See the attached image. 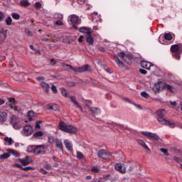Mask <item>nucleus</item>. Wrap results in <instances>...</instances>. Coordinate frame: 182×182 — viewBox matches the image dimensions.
<instances>
[{
  "mask_svg": "<svg viewBox=\"0 0 182 182\" xmlns=\"http://www.w3.org/2000/svg\"><path fill=\"white\" fill-rule=\"evenodd\" d=\"M141 96L145 99H149V97H150V95H149V93H147L146 91L141 92Z\"/></svg>",
  "mask_w": 182,
  "mask_h": 182,
  "instance_id": "nucleus-35",
  "label": "nucleus"
},
{
  "mask_svg": "<svg viewBox=\"0 0 182 182\" xmlns=\"http://www.w3.org/2000/svg\"><path fill=\"white\" fill-rule=\"evenodd\" d=\"M41 123H42L41 121L37 122L36 124V129H41Z\"/></svg>",
  "mask_w": 182,
  "mask_h": 182,
  "instance_id": "nucleus-55",
  "label": "nucleus"
},
{
  "mask_svg": "<svg viewBox=\"0 0 182 182\" xmlns=\"http://www.w3.org/2000/svg\"><path fill=\"white\" fill-rule=\"evenodd\" d=\"M21 170H23L24 171H29L30 170H33V167L32 166H26L21 168Z\"/></svg>",
  "mask_w": 182,
  "mask_h": 182,
  "instance_id": "nucleus-42",
  "label": "nucleus"
},
{
  "mask_svg": "<svg viewBox=\"0 0 182 182\" xmlns=\"http://www.w3.org/2000/svg\"><path fill=\"white\" fill-rule=\"evenodd\" d=\"M8 152L10 153V154L14 156L15 157H19V153L14 149H8Z\"/></svg>",
  "mask_w": 182,
  "mask_h": 182,
  "instance_id": "nucleus-28",
  "label": "nucleus"
},
{
  "mask_svg": "<svg viewBox=\"0 0 182 182\" xmlns=\"http://www.w3.org/2000/svg\"><path fill=\"white\" fill-rule=\"evenodd\" d=\"M53 110H59V106H58L56 104L53 105Z\"/></svg>",
  "mask_w": 182,
  "mask_h": 182,
  "instance_id": "nucleus-53",
  "label": "nucleus"
},
{
  "mask_svg": "<svg viewBox=\"0 0 182 182\" xmlns=\"http://www.w3.org/2000/svg\"><path fill=\"white\" fill-rule=\"evenodd\" d=\"M61 93L64 96V97H69V91L66 89H63Z\"/></svg>",
  "mask_w": 182,
  "mask_h": 182,
  "instance_id": "nucleus-33",
  "label": "nucleus"
},
{
  "mask_svg": "<svg viewBox=\"0 0 182 182\" xmlns=\"http://www.w3.org/2000/svg\"><path fill=\"white\" fill-rule=\"evenodd\" d=\"M171 52L181 53L182 52V44H174L171 46Z\"/></svg>",
  "mask_w": 182,
  "mask_h": 182,
  "instance_id": "nucleus-16",
  "label": "nucleus"
},
{
  "mask_svg": "<svg viewBox=\"0 0 182 182\" xmlns=\"http://www.w3.org/2000/svg\"><path fill=\"white\" fill-rule=\"evenodd\" d=\"M31 157L28 156H26L25 159H19V163H21L23 166H28L31 163Z\"/></svg>",
  "mask_w": 182,
  "mask_h": 182,
  "instance_id": "nucleus-20",
  "label": "nucleus"
},
{
  "mask_svg": "<svg viewBox=\"0 0 182 182\" xmlns=\"http://www.w3.org/2000/svg\"><path fill=\"white\" fill-rule=\"evenodd\" d=\"M41 86L46 90V92L47 93H48V92H49V89H50L49 84H48V83H46L45 82H41Z\"/></svg>",
  "mask_w": 182,
  "mask_h": 182,
  "instance_id": "nucleus-27",
  "label": "nucleus"
},
{
  "mask_svg": "<svg viewBox=\"0 0 182 182\" xmlns=\"http://www.w3.org/2000/svg\"><path fill=\"white\" fill-rule=\"evenodd\" d=\"M153 63L146 61V60H142L141 62V67L143 69H146V70H150V69H151V68H153Z\"/></svg>",
  "mask_w": 182,
  "mask_h": 182,
  "instance_id": "nucleus-15",
  "label": "nucleus"
},
{
  "mask_svg": "<svg viewBox=\"0 0 182 182\" xmlns=\"http://www.w3.org/2000/svg\"><path fill=\"white\" fill-rule=\"evenodd\" d=\"M51 90H53V92H54V93H58V87L55 85H52L51 87Z\"/></svg>",
  "mask_w": 182,
  "mask_h": 182,
  "instance_id": "nucleus-48",
  "label": "nucleus"
},
{
  "mask_svg": "<svg viewBox=\"0 0 182 182\" xmlns=\"http://www.w3.org/2000/svg\"><path fill=\"white\" fill-rule=\"evenodd\" d=\"M163 89H164V84H163V82H156L153 87L154 93H159V92H161Z\"/></svg>",
  "mask_w": 182,
  "mask_h": 182,
  "instance_id": "nucleus-12",
  "label": "nucleus"
},
{
  "mask_svg": "<svg viewBox=\"0 0 182 182\" xmlns=\"http://www.w3.org/2000/svg\"><path fill=\"white\" fill-rule=\"evenodd\" d=\"M63 43H70V38H63Z\"/></svg>",
  "mask_w": 182,
  "mask_h": 182,
  "instance_id": "nucleus-50",
  "label": "nucleus"
},
{
  "mask_svg": "<svg viewBox=\"0 0 182 182\" xmlns=\"http://www.w3.org/2000/svg\"><path fill=\"white\" fill-rule=\"evenodd\" d=\"M10 123H11L14 129L16 130H19L22 125L21 124V119L15 116H12L11 118Z\"/></svg>",
  "mask_w": 182,
  "mask_h": 182,
  "instance_id": "nucleus-7",
  "label": "nucleus"
},
{
  "mask_svg": "<svg viewBox=\"0 0 182 182\" xmlns=\"http://www.w3.org/2000/svg\"><path fill=\"white\" fill-rule=\"evenodd\" d=\"M135 106L136 108H137L139 110H141V106H140L139 105H134Z\"/></svg>",
  "mask_w": 182,
  "mask_h": 182,
  "instance_id": "nucleus-60",
  "label": "nucleus"
},
{
  "mask_svg": "<svg viewBox=\"0 0 182 182\" xmlns=\"http://www.w3.org/2000/svg\"><path fill=\"white\" fill-rule=\"evenodd\" d=\"M91 170L93 173H99L100 171L99 168L97 166H93Z\"/></svg>",
  "mask_w": 182,
  "mask_h": 182,
  "instance_id": "nucleus-46",
  "label": "nucleus"
},
{
  "mask_svg": "<svg viewBox=\"0 0 182 182\" xmlns=\"http://www.w3.org/2000/svg\"><path fill=\"white\" fill-rule=\"evenodd\" d=\"M80 32H81V33H86L87 36L89 35H92V30L90 28H87V27H81L80 28Z\"/></svg>",
  "mask_w": 182,
  "mask_h": 182,
  "instance_id": "nucleus-21",
  "label": "nucleus"
},
{
  "mask_svg": "<svg viewBox=\"0 0 182 182\" xmlns=\"http://www.w3.org/2000/svg\"><path fill=\"white\" fill-rule=\"evenodd\" d=\"M1 35H3L4 39L6 38V31L4 30H0Z\"/></svg>",
  "mask_w": 182,
  "mask_h": 182,
  "instance_id": "nucleus-47",
  "label": "nucleus"
},
{
  "mask_svg": "<svg viewBox=\"0 0 182 182\" xmlns=\"http://www.w3.org/2000/svg\"><path fill=\"white\" fill-rule=\"evenodd\" d=\"M90 110L92 113V114H94V115L100 114V109L97 107H91V108H90Z\"/></svg>",
  "mask_w": 182,
  "mask_h": 182,
  "instance_id": "nucleus-25",
  "label": "nucleus"
},
{
  "mask_svg": "<svg viewBox=\"0 0 182 182\" xmlns=\"http://www.w3.org/2000/svg\"><path fill=\"white\" fill-rule=\"evenodd\" d=\"M4 19V14L2 12H0V22Z\"/></svg>",
  "mask_w": 182,
  "mask_h": 182,
  "instance_id": "nucleus-64",
  "label": "nucleus"
},
{
  "mask_svg": "<svg viewBox=\"0 0 182 182\" xmlns=\"http://www.w3.org/2000/svg\"><path fill=\"white\" fill-rule=\"evenodd\" d=\"M64 144L65 146V149H67L68 151H72V150H73V144H72V141L69 139H65L64 141Z\"/></svg>",
  "mask_w": 182,
  "mask_h": 182,
  "instance_id": "nucleus-18",
  "label": "nucleus"
},
{
  "mask_svg": "<svg viewBox=\"0 0 182 182\" xmlns=\"http://www.w3.org/2000/svg\"><path fill=\"white\" fill-rule=\"evenodd\" d=\"M8 102L11 110H14L15 113H18V114H22L23 107H22V105H15V98H8Z\"/></svg>",
  "mask_w": 182,
  "mask_h": 182,
  "instance_id": "nucleus-4",
  "label": "nucleus"
},
{
  "mask_svg": "<svg viewBox=\"0 0 182 182\" xmlns=\"http://www.w3.org/2000/svg\"><path fill=\"white\" fill-rule=\"evenodd\" d=\"M14 166L16 167H18V168H21L22 170V168H23L22 165H21L19 164H16Z\"/></svg>",
  "mask_w": 182,
  "mask_h": 182,
  "instance_id": "nucleus-59",
  "label": "nucleus"
},
{
  "mask_svg": "<svg viewBox=\"0 0 182 182\" xmlns=\"http://www.w3.org/2000/svg\"><path fill=\"white\" fill-rule=\"evenodd\" d=\"M36 8L37 9H41V8H42V4H41V2H36Z\"/></svg>",
  "mask_w": 182,
  "mask_h": 182,
  "instance_id": "nucleus-49",
  "label": "nucleus"
},
{
  "mask_svg": "<svg viewBox=\"0 0 182 182\" xmlns=\"http://www.w3.org/2000/svg\"><path fill=\"white\" fill-rule=\"evenodd\" d=\"M48 141L49 143H53L54 141L57 149H60V150H62V149L63 148V144L62 143V140L60 139H55V138H53V136H49Z\"/></svg>",
  "mask_w": 182,
  "mask_h": 182,
  "instance_id": "nucleus-10",
  "label": "nucleus"
},
{
  "mask_svg": "<svg viewBox=\"0 0 182 182\" xmlns=\"http://www.w3.org/2000/svg\"><path fill=\"white\" fill-rule=\"evenodd\" d=\"M28 153H34V154H45L46 153V147L43 145L38 146H28Z\"/></svg>",
  "mask_w": 182,
  "mask_h": 182,
  "instance_id": "nucleus-3",
  "label": "nucleus"
},
{
  "mask_svg": "<svg viewBox=\"0 0 182 182\" xmlns=\"http://www.w3.org/2000/svg\"><path fill=\"white\" fill-rule=\"evenodd\" d=\"M70 99L71 102L74 103L75 106H76L77 109H80V112H83V108L82 107V106H80V105H79V102H77V100H76V97L71 96L70 97Z\"/></svg>",
  "mask_w": 182,
  "mask_h": 182,
  "instance_id": "nucleus-19",
  "label": "nucleus"
},
{
  "mask_svg": "<svg viewBox=\"0 0 182 182\" xmlns=\"http://www.w3.org/2000/svg\"><path fill=\"white\" fill-rule=\"evenodd\" d=\"M5 104V100L3 99L0 98V106H2V105Z\"/></svg>",
  "mask_w": 182,
  "mask_h": 182,
  "instance_id": "nucleus-61",
  "label": "nucleus"
},
{
  "mask_svg": "<svg viewBox=\"0 0 182 182\" xmlns=\"http://www.w3.org/2000/svg\"><path fill=\"white\" fill-rule=\"evenodd\" d=\"M78 1V4H80V5H82V4H85V0H77Z\"/></svg>",
  "mask_w": 182,
  "mask_h": 182,
  "instance_id": "nucleus-62",
  "label": "nucleus"
},
{
  "mask_svg": "<svg viewBox=\"0 0 182 182\" xmlns=\"http://www.w3.org/2000/svg\"><path fill=\"white\" fill-rule=\"evenodd\" d=\"M54 18L55 19H58V21H63V15L60 14H55Z\"/></svg>",
  "mask_w": 182,
  "mask_h": 182,
  "instance_id": "nucleus-32",
  "label": "nucleus"
},
{
  "mask_svg": "<svg viewBox=\"0 0 182 182\" xmlns=\"http://www.w3.org/2000/svg\"><path fill=\"white\" fill-rule=\"evenodd\" d=\"M25 34L27 35V36H32V33L31 32V31L28 30V28H26L24 30Z\"/></svg>",
  "mask_w": 182,
  "mask_h": 182,
  "instance_id": "nucleus-43",
  "label": "nucleus"
},
{
  "mask_svg": "<svg viewBox=\"0 0 182 182\" xmlns=\"http://www.w3.org/2000/svg\"><path fill=\"white\" fill-rule=\"evenodd\" d=\"M141 133L144 136H146V137H148V139H149L150 140H154L155 141H159V140H161L160 136H159V135H157V134L156 133L146 131H142Z\"/></svg>",
  "mask_w": 182,
  "mask_h": 182,
  "instance_id": "nucleus-5",
  "label": "nucleus"
},
{
  "mask_svg": "<svg viewBox=\"0 0 182 182\" xmlns=\"http://www.w3.org/2000/svg\"><path fill=\"white\" fill-rule=\"evenodd\" d=\"M115 169L117 170V171H119L122 174H125L126 173V165L122 163H117L115 164Z\"/></svg>",
  "mask_w": 182,
  "mask_h": 182,
  "instance_id": "nucleus-11",
  "label": "nucleus"
},
{
  "mask_svg": "<svg viewBox=\"0 0 182 182\" xmlns=\"http://www.w3.org/2000/svg\"><path fill=\"white\" fill-rule=\"evenodd\" d=\"M68 22L73 24L75 29H77V27L75 25L80 23V18L76 14H72L68 17Z\"/></svg>",
  "mask_w": 182,
  "mask_h": 182,
  "instance_id": "nucleus-6",
  "label": "nucleus"
},
{
  "mask_svg": "<svg viewBox=\"0 0 182 182\" xmlns=\"http://www.w3.org/2000/svg\"><path fill=\"white\" fill-rule=\"evenodd\" d=\"M164 87H166V89H168V90H171V92H173V87H171V85H168V84H165L164 85Z\"/></svg>",
  "mask_w": 182,
  "mask_h": 182,
  "instance_id": "nucleus-44",
  "label": "nucleus"
},
{
  "mask_svg": "<svg viewBox=\"0 0 182 182\" xmlns=\"http://www.w3.org/2000/svg\"><path fill=\"white\" fill-rule=\"evenodd\" d=\"M169 103L170 105H171V106H173V107L177 106V103L176 102L170 101Z\"/></svg>",
  "mask_w": 182,
  "mask_h": 182,
  "instance_id": "nucleus-57",
  "label": "nucleus"
},
{
  "mask_svg": "<svg viewBox=\"0 0 182 182\" xmlns=\"http://www.w3.org/2000/svg\"><path fill=\"white\" fill-rule=\"evenodd\" d=\"M11 16L13 19H15L16 21H18L21 18V16L16 13L12 14Z\"/></svg>",
  "mask_w": 182,
  "mask_h": 182,
  "instance_id": "nucleus-36",
  "label": "nucleus"
},
{
  "mask_svg": "<svg viewBox=\"0 0 182 182\" xmlns=\"http://www.w3.org/2000/svg\"><path fill=\"white\" fill-rule=\"evenodd\" d=\"M156 114L157 116L158 122H159V123L162 124L166 120V119H164V114H166V109H159L158 111H156Z\"/></svg>",
  "mask_w": 182,
  "mask_h": 182,
  "instance_id": "nucleus-8",
  "label": "nucleus"
},
{
  "mask_svg": "<svg viewBox=\"0 0 182 182\" xmlns=\"http://www.w3.org/2000/svg\"><path fill=\"white\" fill-rule=\"evenodd\" d=\"M136 141H137L138 144H139V146H141V147H143L146 150H148V151H150L149 146H147V145L146 144V142H144V141H143L141 139H137Z\"/></svg>",
  "mask_w": 182,
  "mask_h": 182,
  "instance_id": "nucleus-23",
  "label": "nucleus"
},
{
  "mask_svg": "<svg viewBox=\"0 0 182 182\" xmlns=\"http://www.w3.org/2000/svg\"><path fill=\"white\" fill-rule=\"evenodd\" d=\"M42 136H43V132L42 131H38L33 134L34 137H42Z\"/></svg>",
  "mask_w": 182,
  "mask_h": 182,
  "instance_id": "nucleus-34",
  "label": "nucleus"
},
{
  "mask_svg": "<svg viewBox=\"0 0 182 182\" xmlns=\"http://www.w3.org/2000/svg\"><path fill=\"white\" fill-rule=\"evenodd\" d=\"M164 39H166V41H171V39H173V36L171 35V33H167L164 34Z\"/></svg>",
  "mask_w": 182,
  "mask_h": 182,
  "instance_id": "nucleus-30",
  "label": "nucleus"
},
{
  "mask_svg": "<svg viewBox=\"0 0 182 182\" xmlns=\"http://www.w3.org/2000/svg\"><path fill=\"white\" fill-rule=\"evenodd\" d=\"M58 129L59 130H61V132H64L65 133H70V134H75V133H77V128L76 127L68 124L63 122H59Z\"/></svg>",
  "mask_w": 182,
  "mask_h": 182,
  "instance_id": "nucleus-1",
  "label": "nucleus"
},
{
  "mask_svg": "<svg viewBox=\"0 0 182 182\" xmlns=\"http://www.w3.org/2000/svg\"><path fill=\"white\" fill-rule=\"evenodd\" d=\"M173 160H174L175 161H176L177 163H179L180 164H181V163H182V160L180 159V158L173 157Z\"/></svg>",
  "mask_w": 182,
  "mask_h": 182,
  "instance_id": "nucleus-51",
  "label": "nucleus"
},
{
  "mask_svg": "<svg viewBox=\"0 0 182 182\" xmlns=\"http://www.w3.org/2000/svg\"><path fill=\"white\" fill-rule=\"evenodd\" d=\"M139 73H141V75H147V71H146V70H143V69H139Z\"/></svg>",
  "mask_w": 182,
  "mask_h": 182,
  "instance_id": "nucleus-52",
  "label": "nucleus"
},
{
  "mask_svg": "<svg viewBox=\"0 0 182 182\" xmlns=\"http://www.w3.org/2000/svg\"><path fill=\"white\" fill-rule=\"evenodd\" d=\"M114 60L117 63L119 68H124V63H123V61L120 60V58L117 55L114 56Z\"/></svg>",
  "mask_w": 182,
  "mask_h": 182,
  "instance_id": "nucleus-22",
  "label": "nucleus"
},
{
  "mask_svg": "<svg viewBox=\"0 0 182 182\" xmlns=\"http://www.w3.org/2000/svg\"><path fill=\"white\" fill-rule=\"evenodd\" d=\"M160 151L165 154V156H168V152L167 151V149L162 148L160 149Z\"/></svg>",
  "mask_w": 182,
  "mask_h": 182,
  "instance_id": "nucleus-45",
  "label": "nucleus"
},
{
  "mask_svg": "<svg viewBox=\"0 0 182 182\" xmlns=\"http://www.w3.org/2000/svg\"><path fill=\"white\" fill-rule=\"evenodd\" d=\"M40 171L43 174H48V171L46 170H45L43 168H40Z\"/></svg>",
  "mask_w": 182,
  "mask_h": 182,
  "instance_id": "nucleus-54",
  "label": "nucleus"
},
{
  "mask_svg": "<svg viewBox=\"0 0 182 182\" xmlns=\"http://www.w3.org/2000/svg\"><path fill=\"white\" fill-rule=\"evenodd\" d=\"M118 56L121 58L124 62H127V60H130L132 59V55L126 54L124 52H120L118 53Z\"/></svg>",
  "mask_w": 182,
  "mask_h": 182,
  "instance_id": "nucleus-17",
  "label": "nucleus"
},
{
  "mask_svg": "<svg viewBox=\"0 0 182 182\" xmlns=\"http://www.w3.org/2000/svg\"><path fill=\"white\" fill-rule=\"evenodd\" d=\"M10 156L11 154L8 153H5L0 156V159H1L2 160H5V159H8Z\"/></svg>",
  "mask_w": 182,
  "mask_h": 182,
  "instance_id": "nucleus-37",
  "label": "nucleus"
},
{
  "mask_svg": "<svg viewBox=\"0 0 182 182\" xmlns=\"http://www.w3.org/2000/svg\"><path fill=\"white\" fill-rule=\"evenodd\" d=\"M97 157L101 160H107L110 157V153L105 149H100L97 152Z\"/></svg>",
  "mask_w": 182,
  "mask_h": 182,
  "instance_id": "nucleus-9",
  "label": "nucleus"
},
{
  "mask_svg": "<svg viewBox=\"0 0 182 182\" xmlns=\"http://www.w3.org/2000/svg\"><path fill=\"white\" fill-rule=\"evenodd\" d=\"M53 23L54 25H57V26H62V25H63V22L62 21V20L54 21Z\"/></svg>",
  "mask_w": 182,
  "mask_h": 182,
  "instance_id": "nucleus-40",
  "label": "nucleus"
},
{
  "mask_svg": "<svg viewBox=\"0 0 182 182\" xmlns=\"http://www.w3.org/2000/svg\"><path fill=\"white\" fill-rule=\"evenodd\" d=\"M161 124H164L165 126H169V127H171L172 129H174V127H176V124L172 123L167 119H165Z\"/></svg>",
  "mask_w": 182,
  "mask_h": 182,
  "instance_id": "nucleus-24",
  "label": "nucleus"
},
{
  "mask_svg": "<svg viewBox=\"0 0 182 182\" xmlns=\"http://www.w3.org/2000/svg\"><path fill=\"white\" fill-rule=\"evenodd\" d=\"M62 65L63 68L66 66L67 68H69L70 70L75 72V73H83V72H90L92 70V68L89 65H85L82 67L78 68H73L72 65L66 64L65 63H63Z\"/></svg>",
  "mask_w": 182,
  "mask_h": 182,
  "instance_id": "nucleus-2",
  "label": "nucleus"
},
{
  "mask_svg": "<svg viewBox=\"0 0 182 182\" xmlns=\"http://www.w3.org/2000/svg\"><path fill=\"white\" fill-rule=\"evenodd\" d=\"M27 117L28 118V120H32V119L35 117V112L33 111H29L27 114Z\"/></svg>",
  "mask_w": 182,
  "mask_h": 182,
  "instance_id": "nucleus-29",
  "label": "nucleus"
},
{
  "mask_svg": "<svg viewBox=\"0 0 182 182\" xmlns=\"http://www.w3.org/2000/svg\"><path fill=\"white\" fill-rule=\"evenodd\" d=\"M173 56H174V58H175L177 60H180V58H181L180 54L176 53V54L173 55Z\"/></svg>",
  "mask_w": 182,
  "mask_h": 182,
  "instance_id": "nucleus-56",
  "label": "nucleus"
},
{
  "mask_svg": "<svg viewBox=\"0 0 182 182\" xmlns=\"http://www.w3.org/2000/svg\"><path fill=\"white\" fill-rule=\"evenodd\" d=\"M83 36H80V38H78V42L81 43L83 42Z\"/></svg>",
  "mask_w": 182,
  "mask_h": 182,
  "instance_id": "nucleus-58",
  "label": "nucleus"
},
{
  "mask_svg": "<svg viewBox=\"0 0 182 182\" xmlns=\"http://www.w3.org/2000/svg\"><path fill=\"white\" fill-rule=\"evenodd\" d=\"M52 166L50 165V164H46V168L47 169V170H50V168H51Z\"/></svg>",
  "mask_w": 182,
  "mask_h": 182,
  "instance_id": "nucleus-63",
  "label": "nucleus"
},
{
  "mask_svg": "<svg viewBox=\"0 0 182 182\" xmlns=\"http://www.w3.org/2000/svg\"><path fill=\"white\" fill-rule=\"evenodd\" d=\"M8 120V114L5 111H0V124H5Z\"/></svg>",
  "mask_w": 182,
  "mask_h": 182,
  "instance_id": "nucleus-13",
  "label": "nucleus"
},
{
  "mask_svg": "<svg viewBox=\"0 0 182 182\" xmlns=\"http://www.w3.org/2000/svg\"><path fill=\"white\" fill-rule=\"evenodd\" d=\"M77 158H78L79 160H83V154L80 151H77Z\"/></svg>",
  "mask_w": 182,
  "mask_h": 182,
  "instance_id": "nucleus-41",
  "label": "nucleus"
},
{
  "mask_svg": "<svg viewBox=\"0 0 182 182\" xmlns=\"http://www.w3.org/2000/svg\"><path fill=\"white\" fill-rule=\"evenodd\" d=\"M4 140H5V141H7V143H9V146H11V144H12V138H9L8 136H6L4 138Z\"/></svg>",
  "mask_w": 182,
  "mask_h": 182,
  "instance_id": "nucleus-39",
  "label": "nucleus"
},
{
  "mask_svg": "<svg viewBox=\"0 0 182 182\" xmlns=\"http://www.w3.org/2000/svg\"><path fill=\"white\" fill-rule=\"evenodd\" d=\"M86 40L87 43H89V45H93L94 39H93V37L92 36V34L87 36Z\"/></svg>",
  "mask_w": 182,
  "mask_h": 182,
  "instance_id": "nucleus-26",
  "label": "nucleus"
},
{
  "mask_svg": "<svg viewBox=\"0 0 182 182\" xmlns=\"http://www.w3.org/2000/svg\"><path fill=\"white\" fill-rule=\"evenodd\" d=\"M20 5H21V6H29V5H31V3H29V1H28L27 0H23L20 1Z\"/></svg>",
  "mask_w": 182,
  "mask_h": 182,
  "instance_id": "nucleus-31",
  "label": "nucleus"
},
{
  "mask_svg": "<svg viewBox=\"0 0 182 182\" xmlns=\"http://www.w3.org/2000/svg\"><path fill=\"white\" fill-rule=\"evenodd\" d=\"M33 133V128L31 125H26L23 128L24 136H31Z\"/></svg>",
  "mask_w": 182,
  "mask_h": 182,
  "instance_id": "nucleus-14",
  "label": "nucleus"
},
{
  "mask_svg": "<svg viewBox=\"0 0 182 182\" xmlns=\"http://www.w3.org/2000/svg\"><path fill=\"white\" fill-rule=\"evenodd\" d=\"M6 25H8L9 26L12 25V18H11L10 16L8 17L7 18H6Z\"/></svg>",
  "mask_w": 182,
  "mask_h": 182,
  "instance_id": "nucleus-38",
  "label": "nucleus"
}]
</instances>
